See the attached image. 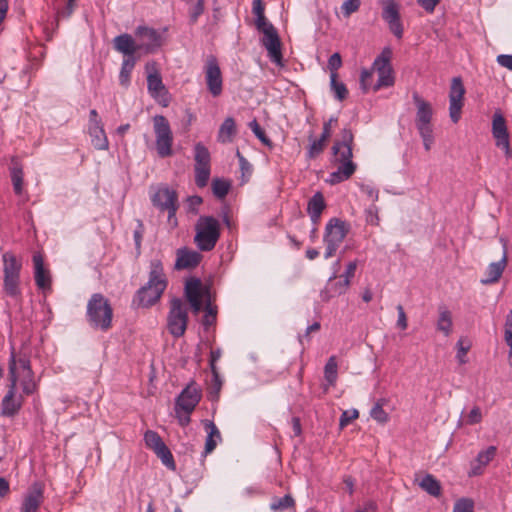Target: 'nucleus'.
<instances>
[{"label":"nucleus","instance_id":"1","mask_svg":"<svg viewBox=\"0 0 512 512\" xmlns=\"http://www.w3.org/2000/svg\"><path fill=\"white\" fill-rule=\"evenodd\" d=\"M167 287L163 264L159 259L150 261L149 280L136 293L133 303L138 307H150L161 297Z\"/></svg>","mask_w":512,"mask_h":512},{"label":"nucleus","instance_id":"2","mask_svg":"<svg viewBox=\"0 0 512 512\" xmlns=\"http://www.w3.org/2000/svg\"><path fill=\"white\" fill-rule=\"evenodd\" d=\"M86 318L94 329L107 331L112 325L113 309L101 293H94L87 303Z\"/></svg>","mask_w":512,"mask_h":512},{"label":"nucleus","instance_id":"3","mask_svg":"<svg viewBox=\"0 0 512 512\" xmlns=\"http://www.w3.org/2000/svg\"><path fill=\"white\" fill-rule=\"evenodd\" d=\"M194 243L200 251L208 252L215 248L220 238V223L213 216H200L195 224Z\"/></svg>","mask_w":512,"mask_h":512},{"label":"nucleus","instance_id":"4","mask_svg":"<svg viewBox=\"0 0 512 512\" xmlns=\"http://www.w3.org/2000/svg\"><path fill=\"white\" fill-rule=\"evenodd\" d=\"M256 29L263 34L262 45L266 48L270 60L282 65L281 42L276 28L266 17L255 19Z\"/></svg>","mask_w":512,"mask_h":512},{"label":"nucleus","instance_id":"5","mask_svg":"<svg viewBox=\"0 0 512 512\" xmlns=\"http://www.w3.org/2000/svg\"><path fill=\"white\" fill-rule=\"evenodd\" d=\"M349 227L345 221L339 218H331L326 224L323 241L325 243V259H329L335 255L340 244L345 239Z\"/></svg>","mask_w":512,"mask_h":512},{"label":"nucleus","instance_id":"6","mask_svg":"<svg viewBox=\"0 0 512 512\" xmlns=\"http://www.w3.org/2000/svg\"><path fill=\"white\" fill-rule=\"evenodd\" d=\"M188 309L180 298L170 301V310L167 317V327L171 335L181 337L187 329Z\"/></svg>","mask_w":512,"mask_h":512},{"label":"nucleus","instance_id":"7","mask_svg":"<svg viewBox=\"0 0 512 512\" xmlns=\"http://www.w3.org/2000/svg\"><path fill=\"white\" fill-rule=\"evenodd\" d=\"M391 57L392 50L389 47H386L374 60L372 70L373 73L376 72L378 74V80L373 86L374 91L394 85L395 78L393 68L391 66Z\"/></svg>","mask_w":512,"mask_h":512},{"label":"nucleus","instance_id":"8","mask_svg":"<svg viewBox=\"0 0 512 512\" xmlns=\"http://www.w3.org/2000/svg\"><path fill=\"white\" fill-rule=\"evenodd\" d=\"M153 128L156 136V150L161 158L172 155L173 134L170 124L163 115H156L153 118Z\"/></svg>","mask_w":512,"mask_h":512},{"label":"nucleus","instance_id":"9","mask_svg":"<svg viewBox=\"0 0 512 512\" xmlns=\"http://www.w3.org/2000/svg\"><path fill=\"white\" fill-rule=\"evenodd\" d=\"M151 201L160 211L168 213L170 223L173 221V225L177 224L175 215L179 204L176 191L168 187H161L151 196Z\"/></svg>","mask_w":512,"mask_h":512},{"label":"nucleus","instance_id":"10","mask_svg":"<svg viewBox=\"0 0 512 512\" xmlns=\"http://www.w3.org/2000/svg\"><path fill=\"white\" fill-rule=\"evenodd\" d=\"M465 92L461 77H454L449 91V117L453 123H457L461 118Z\"/></svg>","mask_w":512,"mask_h":512},{"label":"nucleus","instance_id":"11","mask_svg":"<svg viewBox=\"0 0 512 512\" xmlns=\"http://www.w3.org/2000/svg\"><path fill=\"white\" fill-rule=\"evenodd\" d=\"M382 18L391 33L398 39L403 37V25L400 19L399 5L395 0H381Z\"/></svg>","mask_w":512,"mask_h":512},{"label":"nucleus","instance_id":"12","mask_svg":"<svg viewBox=\"0 0 512 512\" xmlns=\"http://www.w3.org/2000/svg\"><path fill=\"white\" fill-rule=\"evenodd\" d=\"M17 382L9 381L8 390L1 402V415L14 417L20 411L24 398L22 394L16 393Z\"/></svg>","mask_w":512,"mask_h":512},{"label":"nucleus","instance_id":"13","mask_svg":"<svg viewBox=\"0 0 512 512\" xmlns=\"http://www.w3.org/2000/svg\"><path fill=\"white\" fill-rule=\"evenodd\" d=\"M32 370L30 357L26 352L16 351L13 347L11 348V353L8 361V375L9 381L18 382L20 377V371L29 372Z\"/></svg>","mask_w":512,"mask_h":512},{"label":"nucleus","instance_id":"14","mask_svg":"<svg viewBox=\"0 0 512 512\" xmlns=\"http://www.w3.org/2000/svg\"><path fill=\"white\" fill-rule=\"evenodd\" d=\"M205 79L209 92L218 97L222 93V74L215 57L210 56L205 64Z\"/></svg>","mask_w":512,"mask_h":512},{"label":"nucleus","instance_id":"15","mask_svg":"<svg viewBox=\"0 0 512 512\" xmlns=\"http://www.w3.org/2000/svg\"><path fill=\"white\" fill-rule=\"evenodd\" d=\"M201 399V390L192 382L188 384L176 399L175 407L184 412L192 413Z\"/></svg>","mask_w":512,"mask_h":512},{"label":"nucleus","instance_id":"16","mask_svg":"<svg viewBox=\"0 0 512 512\" xmlns=\"http://www.w3.org/2000/svg\"><path fill=\"white\" fill-rule=\"evenodd\" d=\"M413 101L417 107L415 124L419 130L423 129H432L431 120L433 115V110L431 104L424 99H422L418 93L413 94Z\"/></svg>","mask_w":512,"mask_h":512},{"label":"nucleus","instance_id":"17","mask_svg":"<svg viewBox=\"0 0 512 512\" xmlns=\"http://www.w3.org/2000/svg\"><path fill=\"white\" fill-rule=\"evenodd\" d=\"M44 501L43 488L40 483H34L24 495L20 512H39Z\"/></svg>","mask_w":512,"mask_h":512},{"label":"nucleus","instance_id":"18","mask_svg":"<svg viewBox=\"0 0 512 512\" xmlns=\"http://www.w3.org/2000/svg\"><path fill=\"white\" fill-rule=\"evenodd\" d=\"M135 35L142 38L143 40H146L140 43L142 51L146 54L154 52L161 46V35L154 28L138 26L135 29Z\"/></svg>","mask_w":512,"mask_h":512},{"label":"nucleus","instance_id":"19","mask_svg":"<svg viewBox=\"0 0 512 512\" xmlns=\"http://www.w3.org/2000/svg\"><path fill=\"white\" fill-rule=\"evenodd\" d=\"M113 47L119 53L124 55V58H136L135 53L142 51V47L135 42L133 37L128 33H123L113 39Z\"/></svg>","mask_w":512,"mask_h":512},{"label":"nucleus","instance_id":"20","mask_svg":"<svg viewBox=\"0 0 512 512\" xmlns=\"http://www.w3.org/2000/svg\"><path fill=\"white\" fill-rule=\"evenodd\" d=\"M202 260V255L194 250L179 248L176 252V270L195 268Z\"/></svg>","mask_w":512,"mask_h":512},{"label":"nucleus","instance_id":"21","mask_svg":"<svg viewBox=\"0 0 512 512\" xmlns=\"http://www.w3.org/2000/svg\"><path fill=\"white\" fill-rule=\"evenodd\" d=\"M337 160L340 162L338 169L330 174V182L332 184L340 183L344 180L349 179L356 170L355 163L351 160V158H343L341 153H338Z\"/></svg>","mask_w":512,"mask_h":512},{"label":"nucleus","instance_id":"22","mask_svg":"<svg viewBox=\"0 0 512 512\" xmlns=\"http://www.w3.org/2000/svg\"><path fill=\"white\" fill-rule=\"evenodd\" d=\"M34 278L39 289L45 290L50 288L51 281L49 273L44 268L43 258L39 253L33 255Z\"/></svg>","mask_w":512,"mask_h":512},{"label":"nucleus","instance_id":"23","mask_svg":"<svg viewBox=\"0 0 512 512\" xmlns=\"http://www.w3.org/2000/svg\"><path fill=\"white\" fill-rule=\"evenodd\" d=\"M352 143L353 134L350 129H343L341 132V140L336 141L332 147V151L335 155L341 153L343 158H352Z\"/></svg>","mask_w":512,"mask_h":512},{"label":"nucleus","instance_id":"24","mask_svg":"<svg viewBox=\"0 0 512 512\" xmlns=\"http://www.w3.org/2000/svg\"><path fill=\"white\" fill-rule=\"evenodd\" d=\"M507 264V253L504 248L501 259L497 262L489 264L486 270V278L481 280L482 284H491L497 282L503 274V271Z\"/></svg>","mask_w":512,"mask_h":512},{"label":"nucleus","instance_id":"25","mask_svg":"<svg viewBox=\"0 0 512 512\" xmlns=\"http://www.w3.org/2000/svg\"><path fill=\"white\" fill-rule=\"evenodd\" d=\"M492 134L496 140V144H505L506 145V140L509 139L506 121H505L504 117L498 112H496L493 115Z\"/></svg>","mask_w":512,"mask_h":512},{"label":"nucleus","instance_id":"26","mask_svg":"<svg viewBox=\"0 0 512 512\" xmlns=\"http://www.w3.org/2000/svg\"><path fill=\"white\" fill-rule=\"evenodd\" d=\"M11 181L15 194L21 195L23 191V167L17 157L11 158V166L9 168Z\"/></svg>","mask_w":512,"mask_h":512},{"label":"nucleus","instance_id":"27","mask_svg":"<svg viewBox=\"0 0 512 512\" xmlns=\"http://www.w3.org/2000/svg\"><path fill=\"white\" fill-rule=\"evenodd\" d=\"M203 424L208 434L204 450V454L207 455L216 448L218 441L221 440V434L217 426L214 424V422L210 420H204Z\"/></svg>","mask_w":512,"mask_h":512},{"label":"nucleus","instance_id":"28","mask_svg":"<svg viewBox=\"0 0 512 512\" xmlns=\"http://www.w3.org/2000/svg\"><path fill=\"white\" fill-rule=\"evenodd\" d=\"M4 277H20L22 263L13 253L6 252L2 255Z\"/></svg>","mask_w":512,"mask_h":512},{"label":"nucleus","instance_id":"29","mask_svg":"<svg viewBox=\"0 0 512 512\" xmlns=\"http://www.w3.org/2000/svg\"><path fill=\"white\" fill-rule=\"evenodd\" d=\"M497 448L489 446L487 449L478 453L476 458V465H473L469 473L470 476H477L482 473V468L486 466L496 455Z\"/></svg>","mask_w":512,"mask_h":512},{"label":"nucleus","instance_id":"30","mask_svg":"<svg viewBox=\"0 0 512 512\" xmlns=\"http://www.w3.org/2000/svg\"><path fill=\"white\" fill-rule=\"evenodd\" d=\"M324 197L320 192H317L308 202L307 211L314 224H317L320 216L325 209Z\"/></svg>","mask_w":512,"mask_h":512},{"label":"nucleus","instance_id":"31","mask_svg":"<svg viewBox=\"0 0 512 512\" xmlns=\"http://www.w3.org/2000/svg\"><path fill=\"white\" fill-rule=\"evenodd\" d=\"M334 278L335 276L329 279L326 290L322 292L323 300H328L330 297L344 294L350 285V281L348 279H340L339 281L332 283Z\"/></svg>","mask_w":512,"mask_h":512},{"label":"nucleus","instance_id":"32","mask_svg":"<svg viewBox=\"0 0 512 512\" xmlns=\"http://www.w3.org/2000/svg\"><path fill=\"white\" fill-rule=\"evenodd\" d=\"M89 134L93 146L98 150H106L109 147L108 139L102 124L89 126Z\"/></svg>","mask_w":512,"mask_h":512},{"label":"nucleus","instance_id":"33","mask_svg":"<svg viewBox=\"0 0 512 512\" xmlns=\"http://www.w3.org/2000/svg\"><path fill=\"white\" fill-rule=\"evenodd\" d=\"M147 88L153 97L160 96L162 92L166 91L161 75L157 71L148 74Z\"/></svg>","mask_w":512,"mask_h":512},{"label":"nucleus","instance_id":"34","mask_svg":"<svg viewBox=\"0 0 512 512\" xmlns=\"http://www.w3.org/2000/svg\"><path fill=\"white\" fill-rule=\"evenodd\" d=\"M419 486L431 496L438 497L441 494V484L431 474H426L419 482Z\"/></svg>","mask_w":512,"mask_h":512},{"label":"nucleus","instance_id":"35","mask_svg":"<svg viewBox=\"0 0 512 512\" xmlns=\"http://www.w3.org/2000/svg\"><path fill=\"white\" fill-rule=\"evenodd\" d=\"M3 291L7 296L13 299L20 298V277H3Z\"/></svg>","mask_w":512,"mask_h":512},{"label":"nucleus","instance_id":"36","mask_svg":"<svg viewBox=\"0 0 512 512\" xmlns=\"http://www.w3.org/2000/svg\"><path fill=\"white\" fill-rule=\"evenodd\" d=\"M194 167H211V156L209 150L202 144L196 143L194 146Z\"/></svg>","mask_w":512,"mask_h":512},{"label":"nucleus","instance_id":"37","mask_svg":"<svg viewBox=\"0 0 512 512\" xmlns=\"http://www.w3.org/2000/svg\"><path fill=\"white\" fill-rule=\"evenodd\" d=\"M437 329L445 336H449L452 331V315L445 307L439 308V318L437 321Z\"/></svg>","mask_w":512,"mask_h":512},{"label":"nucleus","instance_id":"38","mask_svg":"<svg viewBox=\"0 0 512 512\" xmlns=\"http://www.w3.org/2000/svg\"><path fill=\"white\" fill-rule=\"evenodd\" d=\"M137 59L136 58H124L120 73H119V83L124 87H128L130 84V76L135 67Z\"/></svg>","mask_w":512,"mask_h":512},{"label":"nucleus","instance_id":"39","mask_svg":"<svg viewBox=\"0 0 512 512\" xmlns=\"http://www.w3.org/2000/svg\"><path fill=\"white\" fill-rule=\"evenodd\" d=\"M187 300L202 298V282L198 278H190L185 284Z\"/></svg>","mask_w":512,"mask_h":512},{"label":"nucleus","instance_id":"40","mask_svg":"<svg viewBox=\"0 0 512 512\" xmlns=\"http://www.w3.org/2000/svg\"><path fill=\"white\" fill-rule=\"evenodd\" d=\"M310 145L308 147L306 156L308 159H315L318 157L325 149L327 139H323L322 136H320L319 139H314L313 135H309Z\"/></svg>","mask_w":512,"mask_h":512},{"label":"nucleus","instance_id":"41","mask_svg":"<svg viewBox=\"0 0 512 512\" xmlns=\"http://www.w3.org/2000/svg\"><path fill=\"white\" fill-rule=\"evenodd\" d=\"M337 77V73L330 74V88L334 94L335 99L338 101H343L348 96V90L343 82L337 81Z\"/></svg>","mask_w":512,"mask_h":512},{"label":"nucleus","instance_id":"42","mask_svg":"<svg viewBox=\"0 0 512 512\" xmlns=\"http://www.w3.org/2000/svg\"><path fill=\"white\" fill-rule=\"evenodd\" d=\"M236 133V125L233 118L228 117L222 123L219 130V139L222 142H230L232 136Z\"/></svg>","mask_w":512,"mask_h":512},{"label":"nucleus","instance_id":"43","mask_svg":"<svg viewBox=\"0 0 512 512\" xmlns=\"http://www.w3.org/2000/svg\"><path fill=\"white\" fill-rule=\"evenodd\" d=\"M154 453L161 460L163 465H165L168 469L173 471L176 469V464L173 455L165 443L162 446L158 447V449H156Z\"/></svg>","mask_w":512,"mask_h":512},{"label":"nucleus","instance_id":"44","mask_svg":"<svg viewBox=\"0 0 512 512\" xmlns=\"http://www.w3.org/2000/svg\"><path fill=\"white\" fill-rule=\"evenodd\" d=\"M22 392L24 395H31L37 391L38 385L34 380L33 370L23 373V378L20 381Z\"/></svg>","mask_w":512,"mask_h":512},{"label":"nucleus","instance_id":"45","mask_svg":"<svg viewBox=\"0 0 512 512\" xmlns=\"http://www.w3.org/2000/svg\"><path fill=\"white\" fill-rule=\"evenodd\" d=\"M386 403L385 399H379L370 411V416L372 419L377 421L380 424H384L388 421L389 416L383 409L384 404Z\"/></svg>","mask_w":512,"mask_h":512},{"label":"nucleus","instance_id":"46","mask_svg":"<svg viewBox=\"0 0 512 512\" xmlns=\"http://www.w3.org/2000/svg\"><path fill=\"white\" fill-rule=\"evenodd\" d=\"M295 505V501L293 497L289 494L280 497V498H274L273 501L270 504V509L274 512L278 511H284L288 508H291Z\"/></svg>","mask_w":512,"mask_h":512},{"label":"nucleus","instance_id":"47","mask_svg":"<svg viewBox=\"0 0 512 512\" xmlns=\"http://www.w3.org/2000/svg\"><path fill=\"white\" fill-rule=\"evenodd\" d=\"M337 361L335 356H331L324 367L325 379L330 385H334L337 380Z\"/></svg>","mask_w":512,"mask_h":512},{"label":"nucleus","instance_id":"48","mask_svg":"<svg viewBox=\"0 0 512 512\" xmlns=\"http://www.w3.org/2000/svg\"><path fill=\"white\" fill-rule=\"evenodd\" d=\"M189 5V17L192 24L196 23L204 11V0H185Z\"/></svg>","mask_w":512,"mask_h":512},{"label":"nucleus","instance_id":"49","mask_svg":"<svg viewBox=\"0 0 512 512\" xmlns=\"http://www.w3.org/2000/svg\"><path fill=\"white\" fill-rule=\"evenodd\" d=\"M230 183L221 178H215L212 181V191L215 197L223 199L229 192Z\"/></svg>","mask_w":512,"mask_h":512},{"label":"nucleus","instance_id":"50","mask_svg":"<svg viewBox=\"0 0 512 512\" xmlns=\"http://www.w3.org/2000/svg\"><path fill=\"white\" fill-rule=\"evenodd\" d=\"M195 170V183L199 188H203L207 185L211 167H194Z\"/></svg>","mask_w":512,"mask_h":512},{"label":"nucleus","instance_id":"51","mask_svg":"<svg viewBox=\"0 0 512 512\" xmlns=\"http://www.w3.org/2000/svg\"><path fill=\"white\" fill-rule=\"evenodd\" d=\"M144 441L146 446L152 449L153 451H155L156 449H158V447L164 444L159 434L152 430L146 431V433L144 434Z\"/></svg>","mask_w":512,"mask_h":512},{"label":"nucleus","instance_id":"52","mask_svg":"<svg viewBox=\"0 0 512 512\" xmlns=\"http://www.w3.org/2000/svg\"><path fill=\"white\" fill-rule=\"evenodd\" d=\"M249 127L250 129L253 131V133L255 134V136L266 146L268 147H272V142L271 140L266 136L264 130L260 127L259 123L257 122V120H252L250 123H249Z\"/></svg>","mask_w":512,"mask_h":512},{"label":"nucleus","instance_id":"53","mask_svg":"<svg viewBox=\"0 0 512 512\" xmlns=\"http://www.w3.org/2000/svg\"><path fill=\"white\" fill-rule=\"evenodd\" d=\"M212 372V386L209 391V395L211 399H216L222 387V380L218 369L211 370Z\"/></svg>","mask_w":512,"mask_h":512},{"label":"nucleus","instance_id":"54","mask_svg":"<svg viewBox=\"0 0 512 512\" xmlns=\"http://www.w3.org/2000/svg\"><path fill=\"white\" fill-rule=\"evenodd\" d=\"M453 512H474V502L470 498H461L454 504Z\"/></svg>","mask_w":512,"mask_h":512},{"label":"nucleus","instance_id":"55","mask_svg":"<svg viewBox=\"0 0 512 512\" xmlns=\"http://www.w3.org/2000/svg\"><path fill=\"white\" fill-rule=\"evenodd\" d=\"M360 0H345L341 6V10L345 17H349L360 7Z\"/></svg>","mask_w":512,"mask_h":512},{"label":"nucleus","instance_id":"56","mask_svg":"<svg viewBox=\"0 0 512 512\" xmlns=\"http://www.w3.org/2000/svg\"><path fill=\"white\" fill-rule=\"evenodd\" d=\"M366 221L370 225H379L378 207L375 204L370 205L366 211Z\"/></svg>","mask_w":512,"mask_h":512},{"label":"nucleus","instance_id":"57","mask_svg":"<svg viewBox=\"0 0 512 512\" xmlns=\"http://www.w3.org/2000/svg\"><path fill=\"white\" fill-rule=\"evenodd\" d=\"M372 77H373V70H372V68L371 69H363L361 71L360 86H361V89L364 92H367L368 89L370 88Z\"/></svg>","mask_w":512,"mask_h":512},{"label":"nucleus","instance_id":"58","mask_svg":"<svg viewBox=\"0 0 512 512\" xmlns=\"http://www.w3.org/2000/svg\"><path fill=\"white\" fill-rule=\"evenodd\" d=\"M419 134L423 140V145L426 151L431 149V146L434 141L433 130L432 129H421L419 130Z\"/></svg>","mask_w":512,"mask_h":512},{"label":"nucleus","instance_id":"59","mask_svg":"<svg viewBox=\"0 0 512 512\" xmlns=\"http://www.w3.org/2000/svg\"><path fill=\"white\" fill-rule=\"evenodd\" d=\"M143 234H144L143 222L141 220H137V227L134 230L133 237H134V241H135V247H136V250L138 251V253L140 252Z\"/></svg>","mask_w":512,"mask_h":512},{"label":"nucleus","instance_id":"60","mask_svg":"<svg viewBox=\"0 0 512 512\" xmlns=\"http://www.w3.org/2000/svg\"><path fill=\"white\" fill-rule=\"evenodd\" d=\"M482 420V413L479 407L475 406L472 408V410L469 412V414L466 416V424L468 425H474Z\"/></svg>","mask_w":512,"mask_h":512},{"label":"nucleus","instance_id":"61","mask_svg":"<svg viewBox=\"0 0 512 512\" xmlns=\"http://www.w3.org/2000/svg\"><path fill=\"white\" fill-rule=\"evenodd\" d=\"M359 413L356 409H353L351 411H344L341 414L339 425L341 428L347 426L352 420L358 418Z\"/></svg>","mask_w":512,"mask_h":512},{"label":"nucleus","instance_id":"62","mask_svg":"<svg viewBox=\"0 0 512 512\" xmlns=\"http://www.w3.org/2000/svg\"><path fill=\"white\" fill-rule=\"evenodd\" d=\"M342 59L339 53L332 54L328 59V68L331 73H336V71L341 67Z\"/></svg>","mask_w":512,"mask_h":512},{"label":"nucleus","instance_id":"63","mask_svg":"<svg viewBox=\"0 0 512 512\" xmlns=\"http://www.w3.org/2000/svg\"><path fill=\"white\" fill-rule=\"evenodd\" d=\"M216 321V310L210 304L206 306V313L203 318V325L209 327Z\"/></svg>","mask_w":512,"mask_h":512},{"label":"nucleus","instance_id":"64","mask_svg":"<svg viewBox=\"0 0 512 512\" xmlns=\"http://www.w3.org/2000/svg\"><path fill=\"white\" fill-rule=\"evenodd\" d=\"M361 192L365 194L370 200L376 202L379 197V192L373 186L368 184H362L360 186Z\"/></svg>","mask_w":512,"mask_h":512}]
</instances>
